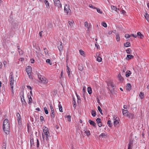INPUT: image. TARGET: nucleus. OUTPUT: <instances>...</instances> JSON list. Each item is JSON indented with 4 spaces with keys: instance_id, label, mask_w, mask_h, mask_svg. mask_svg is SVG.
<instances>
[{
    "instance_id": "25",
    "label": "nucleus",
    "mask_w": 149,
    "mask_h": 149,
    "mask_svg": "<svg viewBox=\"0 0 149 149\" xmlns=\"http://www.w3.org/2000/svg\"><path fill=\"white\" fill-rule=\"evenodd\" d=\"M88 91L89 94H90L92 93V90L91 87H88Z\"/></svg>"
},
{
    "instance_id": "18",
    "label": "nucleus",
    "mask_w": 149,
    "mask_h": 149,
    "mask_svg": "<svg viewBox=\"0 0 149 149\" xmlns=\"http://www.w3.org/2000/svg\"><path fill=\"white\" fill-rule=\"evenodd\" d=\"M44 2L47 8H49L50 7L49 3L47 0H44Z\"/></svg>"
},
{
    "instance_id": "33",
    "label": "nucleus",
    "mask_w": 149,
    "mask_h": 149,
    "mask_svg": "<svg viewBox=\"0 0 149 149\" xmlns=\"http://www.w3.org/2000/svg\"><path fill=\"white\" fill-rule=\"evenodd\" d=\"M84 131H85V133L86 134L87 136H89L90 135V132L89 131H85V130H84Z\"/></svg>"
},
{
    "instance_id": "5",
    "label": "nucleus",
    "mask_w": 149,
    "mask_h": 149,
    "mask_svg": "<svg viewBox=\"0 0 149 149\" xmlns=\"http://www.w3.org/2000/svg\"><path fill=\"white\" fill-rule=\"evenodd\" d=\"M57 46L60 51L62 50L63 46L62 43L61 42H58L57 44Z\"/></svg>"
},
{
    "instance_id": "7",
    "label": "nucleus",
    "mask_w": 149,
    "mask_h": 149,
    "mask_svg": "<svg viewBox=\"0 0 149 149\" xmlns=\"http://www.w3.org/2000/svg\"><path fill=\"white\" fill-rule=\"evenodd\" d=\"M84 25L86 27L87 29V30L89 31L91 26V24H90L89 25L87 22H85Z\"/></svg>"
},
{
    "instance_id": "58",
    "label": "nucleus",
    "mask_w": 149,
    "mask_h": 149,
    "mask_svg": "<svg viewBox=\"0 0 149 149\" xmlns=\"http://www.w3.org/2000/svg\"><path fill=\"white\" fill-rule=\"evenodd\" d=\"M40 120L41 121H42L44 120V118L42 116H40Z\"/></svg>"
},
{
    "instance_id": "54",
    "label": "nucleus",
    "mask_w": 149,
    "mask_h": 149,
    "mask_svg": "<svg viewBox=\"0 0 149 149\" xmlns=\"http://www.w3.org/2000/svg\"><path fill=\"white\" fill-rule=\"evenodd\" d=\"M30 143L31 145H32L34 144V141L33 139H31L30 141Z\"/></svg>"
},
{
    "instance_id": "40",
    "label": "nucleus",
    "mask_w": 149,
    "mask_h": 149,
    "mask_svg": "<svg viewBox=\"0 0 149 149\" xmlns=\"http://www.w3.org/2000/svg\"><path fill=\"white\" fill-rule=\"evenodd\" d=\"M102 60V58L98 56V57L97 58V61L99 62H101Z\"/></svg>"
},
{
    "instance_id": "31",
    "label": "nucleus",
    "mask_w": 149,
    "mask_h": 149,
    "mask_svg": "<svg viewBox=\"0 0 149 149\" xmlns=\"http://www.w3.org/2000/svg\"><path fill=\"white\" fill-rule=\"evenodd\" d=\"M107 124L110 127H111L112 125V123H111V121L110 120H109L107 122Z\"/></svg>"
},
{
    "instance_id": "10",
    "label": "nucleus",
    "mask_w": 149,
    "mask_h": 149,
    "mask_svg": "<svg viewBox=\"0 0 149 149\" xmlns=\"http://www.w3.org/2000/svg\"><path fill=\"white\" fill-rule=\"evenodd\" d=\"M68 23L69 24L68 26L70 28H72L73 27V24L74 23V21L73 20H72L71 21H68Z\"/></svg>"
},
{
    "instance_id": "34",
    "label": "nucleus",
    "mask_w": 149,
    "mask_h": 149,
    "mask_svg": "<svg viewBox=\"0 0 149 149\" xmlns=\"http://www.w3.org/2000/svg\"><path fill=\"white\" fill-rule=\"evenodd\" d=\"M97 109L98 111H100V113L102 114H103V113L102 112V110L101 109L100 107L99 106H98L97 107Z\"/></svg>"
},
{
    "instance_id": "43",
    "label": "nucleus",
    "mask_w": 149,
    "mask_h": 149,
    "mask_svg": "<svg viewBox=\"0 0 149 149\" xmlns=\"http://www.w3.org/2000/svg\"><path fill=\"white\" fill-rule=\"evenodd\" d=\"M96 120L97 123L101 122V120L100 118H97Z\"/></svg>"
},
{
    "instance_id": "45",
    "label": "nucleus",
    "mask_w": 149,
    "mask_h": 149,
    "mask_svg": "<svg viewBox=\"0 0 149 149\" xmlns=\"http://www.w3.org/2000/svg\"><path fill=\"white\" fill-rule=\"evenodd\" d=\"M46 62L47 63H49L50 65H52V63L51 62L50 60L49 59H47L46 60Z\"/></svg>"
},
{
    "instance_id": "38",
    "label": "nucleus",
    "mask_w": 149,
    "mask_h": 149,
    "mask_svg": "<svg viewBox=\"0 0 149 149\" xmlns=\"http://www.w3.org/2000/svg\"><path fill=\"white\" fill-rule=\"evenodd\" d=\"M79 52L80 54L84 56V52L81 49L79 50Z\"/></svg>"
},
{
    "instance_id": "42",
    "label": "nucleus",
    "mask_w": 149,
    "mask_h": 149,
    "mask_svg": "<svg viewBox=\"0 0 149 149\" xmlns=\"http://www.w3.org/2000/svg\"><path fill=\"white\" fill-rule=\"evenodd\" d=\"M54 112H52L51 114V117L52 118H53L54 117Z\"/></svg>"
},
{
    "instance_id": "21",
    "label": "nucleus",
    "mask_w": 149,
    "mask_h": 149,
    "mask_svg": "<svg viewBox=\"0 0 149 149\" xmlns=\"http://www.w3.org/2000/svg\"><path fill=\"white\" fill-rule=\"evenodd\" d=\"M124 46L126 47H128L130 46V44L129 42H127L126 43H124Z\"/></svg>"
},
{
    "instance_id": "56",
    "label": "nucleus",
    "mask_w": 149,
    "mask_h": 149,
    "mask_svg": "<svg viewBox=\"0 0 149 149\" xmlns=\"http://www.w3.org/2000/svg\"><path fill=\"white\" fill-rule=\"evenodd\" d=\"M52 27V24L50 23H49L48 24V28H51Z\"/></svg>"
},
{
    "instance_id": "63",
    "label": "nucleus",
    "mask_w": 149,
    "mask_h": 149,
    "mask_svg": "<svg viewBox=\"0 0 149 149\" xmlns=\"http://www.w3.org/2000/svg\"><path fill=\"white\" fill-rule=\"evenodd\" d=\"M121 12L123 14H125L126 13L125 11L124 10H122L121 11Z\"/></svg>"
},
{
    "instance_id": "1",
    "label": "nucleus",
    "mask_w": 149,
    "mask_h": 149,
    "mask_svg": "<svg viewBox=\"0 0 149 149\" xmlns=\"http://www.w3.org/2000/svg\"><path fill=\"white\" fill-rule=\"evenodd\" d=\"M8 120L6 119L4 120L3 124V130L4 132L7 134H9L10 130V124L8 122Z\"/></svg>"
},
{
    "instance_id": "52",
    "label": "nucleus",
    "mask_w": 149,
    "mask_h": 149,
    "mask_svg": "<svg viewBox=\"0 0 149 149\" xmlns=\"http://www.w3.org/2000/svg\"><path fill=\"white\" fill-rule=\"evenodd\" d=\"M133 141L130 140L129 141L128 144L132 145Z\"/></svg>"
},
{
    "instance_id": "29",
    "label": "nucleus",
    "mask_w": 149,
    "mask_h": 149,
    "mask_svg": "<svg viewBox=\"0 0 149 149\" xmlns=\"http://www.w3.org/2000/svg\"><path fill=\"white\" fill-rule=\"evenodd\" d=\"M17 121L18 123V124L19 125H20L21 124V117H18V118H17Z\"/></svg>"
},
{
    "instance_id": "22",
    "label": "nucleus",
    "mask_w": 149,
    "mask_h": 149,
    "mask_svg": "<svg viewBox=\"0 0 149 149\" xmlns=\"http://www.w3.org/2000/svg\"><path fill=\"white\" fill-rule=\"evenodd\" d=\"M131 74V72L130 70H127L126 72L125 76L126 77H128Z\"/></svg>"
},
{
    "instance_id": "51",
    "label": "nucleus",
    "mask_w": 149,
    "mask_h": 149,
    "mask_svg": "<svg viewBox=\"0 0 149 149\" xmlns=\"http://www.w3.org/2000/svg\"><path fill=\"white\" fill-rule=\"evenodd\" d=\"M89 6L90 7L92 8L93 9H95L97 8L93 6L92 4H90L89 5Z\"/></svg>"
},
{
    "instance_id": "41",
    "label": "nucleus",
    "mask_w": 149,
    "mask_h": 149,
    "mask_svg": "<svg viewBox=\"0 0 149 149\" xmlns=\"http://www.w3.org/2000/svg\"><path fill=\"white\" fill-rule=\"evenodd\" d=\"M67 117L68 118V120L69 122L70 121V118H71V116L70 115H68L66 117Z\"/></svg>"
},
{
    "instance_id": "62",
    "label": "nucleus",
    "mask_w": 149,
    "mask_h": 149,
    "mask_svg": "<svg viewBox=\"0 0 149 149\" xmlns=\"http://www.w3.org/2000/svg\"><path fill=\"white\" fill-rule=\"evenodd\" d=\"M97 43L96 42V43L95 44V46L97 47V49H98L99 47V46L98 45H97Z\"/></svg>"
},
{
    "instance_id": "12",
    "label": "nucleus",
    "mask_w": 149,
    "mask_h": 149,
    "mask_svg": "<svg viewBox=\"0 0 149 149\" xmlns=\"http://www.w3.org/2000/svg\"><path fill=\"white\" fill-rule=\"evenodd\" d=\"M45 134V139L47 141H48L49 139V138L50 137L49 133H49H47Z\"/></svg>"
},
{
    "instance_id": "6",
    "label": "nucleus",
    "mask_w": 149,
    "mask_h": 149,
    "mask_svg": "<svg viewBox=\"0 0 149 149\" xmlns=\"http://www.w3.org/2000/svg\"><path fill=\"white\" fill-rule=\"evenodd\" d=\"M26 71L27 73L28 74L30 77V73L31 71V68L30 66H27L26 68Z\"/></svg>"
},
{
    "instance_id": "26",
    "label": "nucleus",
    "mask_w": 149,
    "mask_h": 149,
    "mask_svg": "<svg viewBox=\"0 0 149 149\" xmlns=\"http://www.w3.org/2000/svg\"><path fill=\"white\" fill-rule=\"evenodd\" d=\"M126 52L128 54H130L132 53V50L130 49L129 48L126 50Z\"/></svg>"
},
{
    "instance_id": "36",
    "label": "nucleus",
    "mask_w": 149,
    "mask_h": 149,
    "mask_svg": "<svg viewBox=\"0 0 149 149\" xmlns=\"http://www.w3.org/2000/svg\"><path fill=\"white\" fill-rule=\"evenodd\" d=\"M58 107H59V110L61 112H62L63 111H62V107L60 104H58Z\"/></svg>"
},
{
    "instance_id": "9",
    "label": "nucleus",
    "mask_w": 149,
    "mask_h": 149,
    "mask_svg": "<svg viewBox=\"0 0 149 149\" xmlns=\"http://www.w3.org/2000/svg\"><path fill=\"white\" fill-rule=\"evenodd\" d=\"M134 115L133 114L130 113H127V115H126V116L131 119H133L134 118Z\"/></svg>"
},
{
    "instance_id": "35",
    "label": "nucleus",
    "mask_w": 149,
    "mask_h": 149,
    "mask_svg": "<svg viewBox=\"0 0 149 149\" xmlns=\"http://www.w3.org/2000/svg\"><path fill=\"white\" fill-rule=\"evenodd\" d=\"M95 9H96L97 10V11L99 13H100V14H102V11H101V10H100V9L98 8H96Z\"/></svg>"
},
{
    "instance_id": "60",
    "label": "nucleus",
    "mask_w": 149,
    "mask_h": 149,
    "mask_svg": "<svg viewBox=\"0 0 149 149\" xmlns=\"http://www.w3.org/2000/svg\"><path fill=\"white\" fill-rule=\"evenodd\" d=\"M98 126L99 127H101L102 126V124L101 123V122H100V123H97Z\"/></svg>"
},
{
    "instance_id": "46",
    "label": "nucleus",
    "mask_w": 149,
    "mask_h": 149,
    "mask_svg": "<svg viewBox=\"0 0 149 149\" xmlns=\"http://www.w3.org/2000/svg\"><path fill=\"white\" fill-rule=\"evenodd\" d=\"M44 52H45V54H48V51L47 49H46V48L44 49Z\"/></svg>"
},
{
    "instance_id": "47",
    "label": "nucleus",
    "mask_w": 149,
    "mask_h": 149,
    "mask_svg": "<svg viewBox=\"0 0 149 149\" xmlns=\"http://www.w3.org/2000/svg\"><path fill=\"white\" fill-rule=\"evenodd\" d=\"M111 8L112 9H113L114 10H115L116 11V10H117V8L115 6H111Z\"/></svg>"
},
{
    "instance_id": "28",
    "label": "nucleus",
    "mask_w": 149,
    "mask_h": 149,
    "mask_svg": "<svg viewBox=\"0 0 149 149\" xmlns=\"http://www.w3.org/2000/svg\"><path fill=\"white\" fill-rule=\"evenodd\" d=\"M116 39L117 41H119L120 40V36L118 34H117L116 35Z\"/></svg>"
},
{
    "instance_id": "16",
    "label": "nucleus",
    "mask_w": 149,
    "mask_h": 149,
    "mask_svg": "<svg viewBox=\"0 0 149 149\" xmlns=\"http://www.w3.org/2000/svg\"><path fill=\"white\" fill-rule=\"evenodd\" d=\"M131 85L130 84H127V85L126 89L127 90L130 91L131 89Z\"/></svg>"
},
{
    "instance_id": "14",
    "label": "nucleus",
    "mask_w": 149,
    "mask_h": 149,
    "mask_svg": "<svg viewBox=\"0 0 149 149\" xmlns=\"http://www.w3.org/2000/svg\"><path fill=\"white\" fill-rule=\"evenodd\" d=\"M137 36L138 38H140L141 39H142L143 37V35H142L140 32H138L137 33Z\"/></svg>"
},
{
    "instance_id": "11",
    "label": "nucleus",
    "mask_w": 149,
    "mask_h": 149,
    "mask_svg": "<svg viewBox=\"0 0 149 149\" xmlns=\"http://www.w3.org/2000/svg\"><path fill=\"white\" fill-rule=\"evenodd\" d=\"M88 122L91 125H92L94 127H96V124L94 121L90 120L88 121Z\"/></svg>"
},
{
    "instance_id": "39",
    "label": "nucleus",
    "mask_w": 149,
    "mask_h": 149,
    "mask_svg": "<svg viewBox=\"0 0 149 149\" xmlns=\"http://www.w3.org/2000/svg\"><path fill=\"white\" fill-rule=\"evenodd\" d=\"M32 98L30 96L29 97V101L28 103L29 104H30L31 103Z\"/></svg>"
},
{
    "instance_id": "32",
    "label": "nucleus",
    "mask_w": 149,
    "mask_h": 149,
    "mask_svg": "<svg viewBox=\"0 0 149 149\" xmlns=\"http://www.w3.org/2000/svg\"><path fill=\"white\" fill-rule=\"evenodd\" d=\"M144 94L142 92H141L139 94V96L140 97L141 99H142L143 98L144 96Z\"/></svg>"
},
{
    "instance_id": "61",
    "label": "nucleus",
    "mask_w": 149,
    "mask_h": 149,
    "mask_svg": "<svg viewBox=\"0 0 149 149\" xmlns=\"http://www.w3.org/2000/svg\"><path fill=\"white\" fill-rule=\"evenodd\" d=\"M132 145L128 144V149H132Z\"/></svg>"
},
{
    "instance_id": "17",
    "label": "nucleus",
    "mask_w": 149,
    "mask_h": 149,
    "mask_svg": "<svg viewBox=\"0 0 149 149\" xmlns=\"http://www.w3.org/2000/svg\"><path fill=\"white\" fill-rule=\"evenodd\" d=\"M122 112L123 114L125 116H126V115H127V113H128L129 112H128L127 110H124V109H122Z\"/></svg>"
},
{
    "instance_id": "3",
    "label": "nucleus",
    "mask_w": 149,
    "mask_h": 149,
    "mask_svg": "<svg viewBox=\"0 0 149 149\" xmlns=\"http://www.w3.org/2000/svg\"><path fill=\"white\" fill-rule=\"evenodd\" d=\"M54 5L59 8H62V5L60 3L59 0H53Z\"/></svg>"
},
{
    "instance_id": "55",
    "label": "nucleus",
    "mask_w": 149,
    "mask_h": 149,
    "mask_svg": "<svg viewBox=\"0 0 149 149\" xmlns=\"http://www.w3.org/2000/svg\"><path fill=\"white\" fill-rule=\"evenodd\" d=\"M85 87H83V91L84 92V93L83 94V95L84 97V95H85Z\"/></svg>"
},
{
    "instance_id": "30",
    "label": "nucleus",
    "mask_w": 149,
    "mask_h": 149,
    "mask_svg": "<svg viewBox=\"0 0 149 149\" xmlns=\"http://www.w3.org/2000/svg\"><path fill=\"white\" fill-rule=\"evenodd\" d=\"M102 137V138H106L107 137L106 135H105L104 133H102L100 136V137Z\"/></svg>"
},
{
    "instance_id": "37",
    "label": "nucleus",
    "mask_w": 149,
    "mask_h": 149,
    "mask_svg": "<svg viewBox=\"0 0 149 149\" xmlns=\"http://www.w3.org/2000/svg\"><path fill=\"white\" fill-rule=\"evenodd\" d=\"M44 109L45 112V113L46 114H47L48 113V111L47 110V108L46 107H45L44 108Z\"/></svg>"
},
{
    "instance_id": "50",
    "label": "nucleus",
    "mask_w": 149,
    "mask_h": 149,
    "mask_svg": "<svg viewBox=\"0 0 149 149\" xmlns=\"http://www.w3.org/2000/svg\"><path fill=\"white\" fill-rule=\"evenodd\" d=\"M66 67H67V72L68 73H69V72H70V68L68 65H66Z\"/></svg>"
},
{
    "instance_id": "44",
    "label": "nucleus",
    "mask_w": 149,
    "mask_h": 149,
    "mask_svg": "<svg viewBox=\"0 0 149 149\" xmlns=\"http://www.w3.org/2000/svg\"><path fill=\"white\" fill-rule=\"evenodd\" d=\"M102 24L104 27H107V24L105 22H102Z\"/></svg>"
},
{
    "instance_id": "49",
    "label": "nucleus",
    "mask_w": 149,
    "mask_h": 149,
    "mask_svg": "<svg viewBox=\"0 0 149 149\" xmlns=\"http://www.w3.org/2000/svg\"><path fill=\"white\" fill-rule=\"evenodd\" d=\"M131 35L128 34H126L125 35V37L126 38H128L130 37Z\"/></svg>"
},
{
    "instance_id": "15",
    "label": "nucleus",
    "mask_w": 149,
    "mask_h": 149,
    "mask_svg": "<svg viewBox=\"0 0 149 149\" xmlns=\"http://www.w3.org/2000/svg\"><path fill=\"white\" fill-rule=\"evenodd\" d=\"M78 69L80 71H82L83 69V66L81 64H79L78 66Z\"/></svg>"
},
{
    "instance_id": "24",
    "label": "nucleus",
    "mask_w": 149,
    "mask_h": 149,
    "mask_svg": "<svg viewBox=\"0 0 149 149\" xmlns=\"http://www.w3.org/2000/svg\"><path fill=\"white\" fill-rule=\"evenodd\" d=\"M91 114L92 116L93 117H94L96 116V112L95 111H94L93 110H92L91 112Z\"/></svg>"
},
{
    "instance_id": "53",
    "label": "nucleus",
    "mask_w": 149,
    "mask_h": 149,
    "mask_svg": "<svg viewBox=\"0 0 149 149\" xmlns=\"http://www.w3.org/2000/svg\"><path fill=\"white\" fill-rule=\"evenodd\" d=\"M73 107L75 108H76V102L75 100H74V101L73 102Z\"/></svg>"
},
{
    "instance_id": "64",
    "label": "nucleus",
    "mask_w": 149,
    "mask_h": 149,
    "mask_svg": "<svg viewBox=\"0 0 149 149\" xmlns=\"http://www.w3.org/2000/svg\"><path fill=\"white\" fill-rule=\"evenodd\" d=\"M16 116L17 117V118H18V117H20V115L19 113H17Z\"/></svg>"
},
{
    "instance_id": "20",
    "label": "nucleus",
    "mask_w": 149,
    "mask_h": 149,
    "mask_svg": "<svg viewBox=\"0 0 149 149\" xmlns=\"http://www.w3.org/2000/svg\"><path fill=\"white\" fill-rule=\"evenodd\" d=\"M118 78L120 81H122L123 80V77L121 76L120 75V73H119L118 76Z\"/></svg>"
},
{
    "instance_id": "13",
    "label": "nucleus",
    "mask_w": 149,
    "mask_h": 149,
    "mask_svg": "<svg viewBox=\"0 0 149 149\" xmlns=\"http://www.w3.org/2000/svg\"><path fill=\"white\" fill-rule=\"evenodd\" d=\"M134 56L132 55L131 54L127 55L126 59V60H128L132 58Z\"/></svg>"
},
{
    "instance_id": "48",
    "label": "nucleus",
    "mask_w": 149,
    "mask_h": 149,
    "mask_svg": "<svg viewBox=\"0 0 149 149\" xmlns=\"http://www.w3.org/2000/svg\"><path fill=\"white\" fill-rule=\"evenodd\" d=\"M50 108L51 111L52 112H54V109L53 108L52 106V104L50 105Z\"/></svg>"
},
{
    "instance_id": "27",
    "label": "nucleus",
    "mask_w": 149,
    "mask_h": 149,
    "mask_svg": "<svg viewBox=\"0 0 149 149\" xmlns=\"http://www.w3.org/2000/svg\"><path fill=\"white\" fill-rule=\"evenodd\" d=\"M146 19L148 21L149 19V15L147 13H146V15H144Z\"/></svg>"
},
{
    "instance_id": "59",
    "label": "nucleus",
    "mask_w": 149,
    "mask_h": 149,
    "mask_svg": "<svg viewBox=\"0 0 149 149\" xmlns=\"http://www.w3.org/2000/svg\"><path fill=\"white\" fill-rule=\"evenodd\" d=\"M13 85H12V86H11V91L12 92V93L13 94Z\"/></svg>"
},
{
    "instance_id": "4",
    "label": "nucleus",
    "mask_w": 149,
    "mask_h": 149,
    "mask_svg": "<svg viewBox=\"0 0 149 149\" xmlns=\"http://www.w3.org/2000/svg\"><path fill=\"white\" fill-rule=\"evenodd\" d=\"M64 11L65 12L67 13V14H70V13L71 10L69 8V6L67 4L65 5L64 6Z\"/></svg>"
},
{
    "instance_id": "2",
    "label": "nucleus",
    "mask_w": 149,
    "mask_h": 149,
    "mask_svg": "<svg viewBox=\"0 0 149 149\" xmlns=\"http://www.w3.org/2000/svg\"><path fill=\"white\" fill-rule=\"evenodd\" d=\"M10 86H12V85H13L14 82V76L13 75V72H10Z\"/></svg>"
},
{
    "instance_id": "57",
    "label": "nucleus",
    "mask_w": 149,
    "mask_h": 149,
    "mask_svg": "<svg viewBox=\"0 0 149 149\" xmlns=\"http://www.w3.org/2000/svg\"><path fill=\"white\" fill-rule=\"evenodd\" d=\"M131 36H132L135 38H136L137 37V36L136 35H134V34H132L131 35Z\"/></svg>"
},
{
    "instance_id": "8",
    "label": "nucleus",
    "mask_w": 149,
    "mask_h": 149,
    "mask_svg": "<svg viewBox=\"0 0 149 149\" xmlns=\"http://www.w3.org/2000/svg\"><path fill=\"white\" fill-rule=\"evenodd\" d=\"M39 79L41 82L43 84H46L47 83V80H46L45 78H43L40 77Z\"/></svg>"
},
{
    "instance_id": "19",
    "label": "nucleus",
    "mask_w": 149,
    "mask_h": 149,
    "mask_svg": "<svg viewBox=\"0 0 149 149\" xmlns=\"http://www.w3.org/2000/svg\"><path fill=\"white\" fill-rule=\"evenodd\" d=\"M118 118L116 117V119H115V121L114 122V125H117L119 123V122L118 120Z\"/></svg>"
},
{
    "instance_id": "23",
    "label": "nucleus",
    "mask_w": 149,
    "mask_h": 149,
    "mask_svg": "<svg viewBox=\"0 0 149 149\" xmlns=\"http://www.w3.org/2000/svg\"><path fill=\"white\" fill-rule=\"evenodd\" d=\"M43 131L44 134L48 133H49V132L48 128L45 127V129L43 130Z\"/></svg>"
}]
</instances>
